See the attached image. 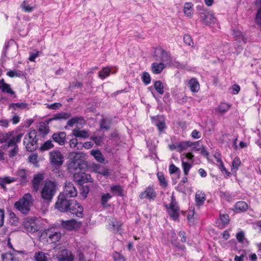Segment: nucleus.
<instances>
[{
    "mask_svg": "<svg viewBox=\"0 0 261 261\" xmlns=\"http://www.w3.org/2000/svg\"><path fill=\"white\" fill-rule=\"evenodd\" d=\"M255 20L257 24L261 25V7L257 11L256 15Z\"/></svg>",
    "mask_w": 261,
    "mask_h": 261,
    "instance_id": "obj_61",
    "label": "nucleus"
},
{
    "mask_svg": "<svg viewBox=\"0 0 261 261\" xmlns=\"http://www.w3.org/2000/svg\"><path fill=\"white\" fill-rule=\"evenodd\" d=\"M230 106L226 103H221L216 108V112L220 115H223L230 109Z\"/></svg>",
    "mask_w": 261,
    "mask_h": 261,
    "instance_id": "obj_26",
    "label": "nucleus"
},
{
    "mask_svg": "<svg viewBox=\"0 0 261 261\" xmlns=\"http://www.w3.org/2000/svg\"><path fill=\"white\" fill-rule=\"evenodd\" d=\"M77 257L79 261H91V259L86 256H85L81 252H79L77 255Z\"/></svg>",
    "mask_w": 261,
    "mask_h": 261,
    "instance_id": "obj_52",
    "label": "nucleus"
},
{
    "mask_svg": "<svg viewBox=\"0 0 261 261\" xmlns=\"http://www.w3.org/2000/svg\"><path fill=\"white\" fill-rule=\"evenodd\" d=\"M183 12L187 17L192 18L193 14V5L191 3H186L183 8Z\"/></svg>",
    "mask_w": 261,
    "mask_h": 261,
    "instance_id": "obj_22",
    "label": "nucleus"
},
{
    "mask_svg": "<svg viewBox=\"0 0 261 261\" xmlns=\"http://www.w3.org/2000/svg\"><path fill=\"white\" fill-rule=\"evenodd\" d=\"M36 137V132L35 130H30L25 136L23 143L28 151H33L37 148V145Z\"/></svg>",
    "mask_w": 261,
    "mask_h": 261,
    "instance_id": "obj_3",
    "label": "nucleus"
},
{
    "mask_svg": "<svg viewBox=\"0 0 261 261\" xmlns=\"http://www.w3.org/2000/svg\"><path fill=\"white\" fill-rule=\"evenodd\" d=\"M220 219L223 225H225L229 222V216L227 214H222L220 212Z\"/></svg>",
    "mask_w": 261,
    "mask_h": 261,
    "instance_id": "obj_48",
    "label": "nucleus"
},
{
    "mask_svg": "<svg viewBox=\"0 0 261 261\" xmlns=\"http://www.w3.org/2000/svg\"><path fill=\"white\" fill-rule=\"evenodd\" d=\"M206 200L205 195L202 191H198L195 194L196 205L200 206L203 204Z\"/></svg>",
    "mask_w": 261,
    "mask_h": 261,
    "instance_id": "obj_20",
    "label": "nucleus"
},
{
    "mask_svg": "<svg viewBox=\"0 0 261 261\" xmlns=\"http://www.w3.org/2000/svg\"><path fill=\"white\" fill-rule=\"evenodd\" d=\"M97 173L102 175L105 177L109 176L110 174L109 170L105 168H103L100 170L97 171Z\"/></svg>",
    "mask_w": 261,
    "mask_h": 261,
    "instance_id": "obj_58",
    "label": "nucleus"
},
{
    "mask_svg": "<svg viewBox=\"0 0 261 261\" xmlns=\"http://www.w3.org/2000/svg\"><path fill=\"white\" fill-rule=\"evenodd\" d=\"M156 197V193L153 187H147L145 191L141 192L139 195L141 199H147L149 200H153Z\"/></svg>",
    "mask_w": 261,
    "mask_h": 261,
    "instance_id": "obj_11",
    "label": "nucleus"
},
{
    "mask_svg": "<svg viewBox=\"0 0 261 261\" xmlns=\"http://www.w3.org/2000/svg\"><path fill=\"white\" fill-rule=\"evenodd\" d=\"M154 87L159 94H163L164 93V86L160 81H157L154 82Z\"/></svg>",
    "mask_w": 261,
    "mask_h": 261,
    "instance_id": "obj_39",
    "label": "nucleus"
},
{
    "mask_svg": "<svg viewBox=\"0 0 261 261\" xmlns=\"http://www.w3.org/2000/svg\"><path fill=\"white\" fill-rule=\"evenodd\" d=\"M32 204V197L29 193L25 194L23 197L15 203L16 208L21 213L27 214L30 210Z\"/></svg>",
    "mask_w": 261,
    "mask_h": 261,
    "instance_id": "obj_2",
    "label": "nucleus"
},
{
    "mask_svg": "<svg viewBox=\"0 0 261 261\" xmlns=\"http://www.w3.org/2000/svg\"><path fill=\"white\" fill-rule=\"evenodd\" d=\"M111 69L108 67H105L99 71L98 76L100 79H103L108 76L110 73Z\"/></svg>",
    "mask_w": 261,
    "mask_h": 261,
    "instance_id": "obj_40",
    "label": "nucleus"
},
{
    "mask_svg": "<svg viewBox=\"0 0 261 261\" xmlns=\"http://www.w3.org/2000/svg\"><path fill=\"white\" fill-rule=\"evenodd\" d=\"M39 56V52L37 50L33 51L30 54L29 60L34 62L35 59Z\"/></svg>",
    "mask_w": 261,
    "mask_h": 261,
    "instance_id": "obj_59",
    "label": "nucleus"
},
{
    "mask_svg": "<svg viewBox=\"0 0 261 261\" xmlns=\"http://www.w3.org/2000/svg\"><path fill=\"white\" fill-rule=\"evenodd\" d=\"M73 178L75 181L79 182H81L84 180V175L83 174L75 173L73 175Z\"/></svg>",
    "mask_w": 261,
    "mask_h": 261,
    "instance_id": "obj_56",
    "label": "nucleus"
},
{
    "mask_svg": "<svg viewBox=\"0 0 261 261\" xmlns=\"http://www.w3.org/2000/svg\"><path fill=\"white\" fill-rule=\"evenodd\" d=\"M78 142L76 138H73L69 141V144L71 148H75L77 145Z\"/></svg>",
    "mask_w": 261,
    "mask_h": 261,
    "instance_id": "obj_63",
    "label": "nucleus"
},
{
    "mask_svg": "<svg viewBox=\"0 0 261 261\" xmlns=\"http://www.w3.org/2000/svg\"><path fill=\"white\" fill-rule=\"evenodd\" d=\"M165 67L163 63H153L151 64V71L154 74H159Z\"/></svg>",
    "mask_w": 261,
    "mask_h": 261,
    "instance_id": "obj_23",
    "label": "nucleus"
},
{
    "mask_svg": "<svg viewBox=\"0 0 261 261\" xmlns=\"http://www.w3.org/2000/svg\"><path fill=\"white\" fill-rule=\"evenodd\" d=\"M70 117V114L66 112H61L54 114L51 118H49L47 123H49L54 120H66Z\"/></svg>",
    "mask_w": 261,
    "mask_h": 261,
    "instance_id": "obj_18",
    "label": "nucleus"
},
{
    "mask_svg": "<svg viewBox=\"0 0 261 261\" xmlns=\"http://www.w3.org/2000/svg\"><path fill=\"white\" fill-rule=\"evenodd\" d=\"M71 199H68L64 194H60L56 203V207L60 212H67L71 202Z\"/></svg>",
    "mask_w": 261,
    "mask_h": 261,
    "instance_id": "obj_4",
    "label": "nucleus"
},
{
    "mask_svg": "<svg viewBox=\"0 0 261 261\" xmlns=\"http://www.w3.org/2000/svg\"><path fill=\"white\" fill-rule=\"evenodd\" d=\"M73 136L76 137L82 138H88L89 136V133L86 130H80V129H74L72 132Z\"/></svg>",
    "mask_w": 261,
    "mask_h": 261,
    "instance_id": "obj_27",
    "label": "nucleus"
},
{
    "mask_svg": "<svg viewBox=\"0 0 261 261\" xmlns=\"http://www.w3.org/2000/svg\"><path fill=\"white\" fill-rule=\"evenodd\" d=\"M56 192L55 182L50 180L46 181L41 191V196L44 200L49 202Z\"/></svg>",
    "mask_w": 261,
    "mask_h": 261,
    "instance_id": "obj_1",
    "label": "nucleus"
},
{
    "mask_svg": "<svg viewBox=\"0 0 261 261\" xmlns=\"http://www.w3.org/2000/svg\"><path fill=\"white\" fill-rule=\"evenodd\" d=\"M60 194H64L65 197H74L77 194V190L73 184L70 181H66L64 191Z\"/></svg>",
    "mask_w": 261,
    "mask_h": 261,
    "instance_id": "obj_9",
    "label": "nucleus"
},
{
    "mask_svg": "<svg viewBox=\"0 0 261 261\" xmlns=\"http://www.w3.org/2000/svg\"><path fill=\"white\" fill-rule=\"evenodd\" d=\"M21 8L25 12H31L34 10V8L33 6H30L28 4V3L25 1H24L21 4Z\"/></svg>",
    "mask_w": 261,
    "mask_h": 261,
    "instance_id": "obj_44",
    "label": "nucleus"
},
{
    "mask_svg": "<svg viewBox=\"0 0 261 261\" xmlns=\"http://www.w3.org/2000/svg\"><path fill=\"white\" fill-rule=\"evenodd\" d=\"M39 132L43 135H46L49 133V129L48 126L45 124L40 125L39 128Z\"/></svg>",
    "mask_w": 261,
    "mask_h": 261,
    "instance_id": "obj_51",
    "label": "nucleus"
},
{
    "mask_svg": "<svg viewBox=\"0 0 261 261\" xmlns=\"http://www.w3.org/2000/svg\"><path fill=\"white\" fill-rule=\"evenodd\" d=\"M91 154L94 157L95 160L100 163H103L105 161V158L99 150H92L91 151Z\"/></svg>",
    "mask_w": 261,
    "mask_h": 261,
    "instance_id": "obj_30",
    "label": "nucleus"
},
{
    "mask_svg": "<svg viewBox=\"0 0 261 261\" xmlns=\"http://www.w3.org/2000/svg\"><path fill=\"white\" fill-rule=\"evenodd\" d=\"M121 223L115 219H112L109 222V228L113 231H119Z\"/></svg>",
    "mask_w": 261,
    "mask_h": 261,
    "instance_id": "obj_24",
    "label": "nucleus"
},
{
    "mask_svg": "<svg viewBox=\"0 0 261 261\" xmlns=\"http://www.w3.org/2000/svg\"><path fill=\"white\" fill-rule=\"evenodd\" d=\"M49 159L52 164L56 166H61L63 163V155L57 150L49 152Z\"/></svg>",
    "mask_w": 261,
    "mask_h": 261,
    "instance_id": "obj_7",
    "label": "nucleus"
},
{
    "mask_svg": "<svg viewBox=\"0 0 261 261\" xmlns=\"http://www.w3.org/2000/svg\"><path fill=\"white\" fill-rule=\"evenodd\" d=\"M7 75L10 77H20L22 75V73L18 70H10L7 73Z\"/></svg>",
    "mask_w": 261,
    "mask_h": 261,
    "instance_id": "obj_45",
    "label": "nucleus"
},
{
    "mask_svg": "<svg viewBox=\"0 0 261 261\" xmlns=\"http://www.w3.org/2000/svg\"><path fill=\"white\" fill-rule=\"evenodd\" d=\"M80 191L81 194L84 197V198H86L89 191V187L87 186H82L80 189Z\"/></svg>",
    "mask_w": 261,
    "mask_h": 261,
    "instance_id": "obj_55",
    "label": "nucleus"
},
{
    "mask_svg": "<svg viewBox=\"0 0 261 261\" xmlns=\"http://www.w3.org/2000/svg\"><path fill=\"white\" fill-rule=\"evenodd\" d=\"M23 227L26 231L30 232H35L39 230V227L35 220L29 217L24 220Z\"/></svg>",
    "mask_w": 261,
    "mask_h": 261,
    "instance_id": "obj_10",
    "label": "nucleus"
},
{
    "mask_svg": "<svg viewBox=\"0 0 261 261\" xmlns=\"http://www.w3.org/2000/svg\"><path fill=\"white\" fill-rule=\"evenodd\" d=\"M199 18L200 21L206 25L215 23L216 21V19L214 15L213 12L208 10L204 12V13H201Z\"/></svg>",
    "mask_w": 261,
    "mask_h": 261,
    "instance_id": "obj_8",
    "label": "nucleus"
},
{
    "mask_svg": "<svg viewBox=\"0 0 261 261\" xmlns=\"http://www.w3.org/2000/svg\"><path fill=\"white\" fill-rule=\"evenodd\" d=\"M48 258L49 254L42 251L36 252L34 255L35 261H47Z\"/></svg>",
    "mask_w": 261,
    "mask_h": 261,
    "instance_id": "obj_25",
    "label": "nucleus"
},
{
    "mask_svg": "<svg viewBox=\"0 0 261 261\" xmlns=\"http://www.w3.org/2000/svg\"><path fill=\"white\" fill-rule=\"evenodd\" d=\"M157 176L160 181V185L163 187H166L167 186V182H166V180L163 173L159 172L157 174Z\"/></svg>",
    "mask_w": 261,
    "mask_h": 261,
    "instance_id": "obj_42",
    "label": "nucleus"
},
{
    "mask_svg": "<svg viewBox=\"0 0 261 261\" xmlns=\"http://www.w3.org/2000/svg\"><path fill=\"white\" fill-rule=\"evenodd\" d=\"M66 134L64 132H59L53 135L52 138L54 141L58 143L60 145H63L65 143Z\"/></svg>",
    "mask_w": 261,
    "mask_h": 261,
    "instance_id": "obj_19",
    "label": "nucleus"
},
{
    "mask_svg": "<svg viewBox=\"0 0 261 261\" xmlns=\"http://www.w3.org/2000/svg\"><path fill=\"white\" fill-rule=\"evenodd\" d=\"M17 175L21 183H25L27 181V174L24 169H20L17 171Z\"/></svg>",
    "mask_w": 261,
    "mask_h": 261,
    "instance_id": "obj_35",
    "label": "nucleus"
},
{
    "mask_svg": "<svg viewBox=\"0 0 261 261\" xmlns=\"http://www.w3.org/2000/svg\"><path fill=\"white\" fill-rule=\"evenodd\" d=\"M82 153L81 152H73L70 154V156L72 157V162L74 165L75 164L77 160H80L82 157Z\"/></svg>",
    "mask_w": 261,
    "mask_h": 261,
    "instance_id": "obj_46",
    "label": "nucleus"
},
{
    "mask_svg": "<svg viewBox=\"0 0 261 261\" xmlns=\"http://www.w3.org/2000/svg\"><path fill=\"white\" fill-rule=\"evenodd\" d=\"M10 108H12L16 109V108H20L21 109H25L27 107V105L25 103H13L10 105Z\"/></svg>",
    "mask_w": 261,
    "mask_h": 261,
    "instance_id": "obj_50",
    "label": "nucleus"
},
{
    "mask_svg": "<svg viewBox=\"0 0 261 261\" xmlns=\"http://www.w3.org/2000/svg\"><path fill=\"white\" fill-rule=\"evenodd\" d=\"M235 208L239 212L245 211L248 208V205L245 201H239L236 203Z\"/></svg>",
    "mask_w": 261,
    "mask_h": 261,
    "instance_id": "obj_31",
    "label": "nucleus"
},
{
    "mask_svg": "<svg viewBox=\"0 0 261 261\" xmlns=\"http://www.w3.org/2000/svg\"><path fill=\"white\" fill-rule=\"evenodd\" d=\"M54 144L51 141L48 140L45 142L41 146V149L43 150H47L51 148H53Z\"/></svg>",
    "mask_w": 261,
    "mask_h": 261,
    "instance_id": "obj_49",
    "label": "nucleus"
},
{
    "mask_svg": "<svg viewBox=\"0 0 261 261\" xmlns=\"http://www.w3.org/2000/svg\"><path fill=\"white\" fill-rule=\"evenodd\" d=\"M196 143H192L190 141H186V142H180L178 145V148H179V151L180 152L182 151L187 149L188 147L192 146V145H195Z\"/></svg>",
    "mask_w": 261,
    "mask_h": 261,
    "instance_id": "obj_34",
    "label": "nucleus"
},
{
    "mask_svg": "<svg viewBox=\"0 0 261 261\" xmlns=\"http://www.w3.org/2000/svg\"><path fill=\"white\" fill-rule=\"evenodd\" d=\"M67 212H69L79 218H82L83 216V208L80 203L76 200H71V204Z\"/></svg>",
    "mask_w": 261,
    "mask_h": 261,
    "instance_id": "obj_6",
    "label": "nucleus"
},
{
    "mask_svg": "<svg viewBox=\"0 0 261 261\" xmlns=\"http://www.w3.org/2000/svg\"><path fill=\"white\" fill-rule=\"evenodd\" d=\"M15 181V179L14 178H11L10 177H0V186L2 188L5 189L6 184H9Z\"/></svg>",
    "mask_w": 261,
    "mask_h": 261,
    "instance_id": "obj_32",
    "label": "nucleus"
},
{
    "mask_svg": "<svg viewBox=\"0 0 261 261\" xmlns=\"http://www.w3.org/2000/svg\"><path fill=\"white\" fill-rule=\"evenodd\" d=\"M15 137L12 136V133L2 134L0 135V144L7 142V147H9L14 145Z\"/></svg>",
    "mask_w": 261,
    "mask_h": 261,
    "instance_id": "obj_14",
    "label": "nucleus"
},
{
    "mask_svg": "<svg viewBox=\"0 0 261 261\" xmlns=\"http://www.w3.org/2000/svg\"><path fill=\"white\" fill-rule=\"evenodd\" d=\"M46 234L47 238V241L51 243H57L61 238V232L55 229L47 230Z\"/></svg>",
    "mask_w": 261,
    "mask_h": 261,
    "instance_id": "obj_12",
    "label": "nucleus"
},
{
    "mask_svg": "<svg viewBox=\"0 0 261 261\" xmlns=\"http://www.w3.org/2000/svg\"><path fill=\"white\" fill-rule=\"evenodd\" d=\"M159 120H156L154 122V125H155L159 131H162L165 128V123L163 117L160 116L158 117Z\"/></svg>",
    "mask_w": 261,
    "mask_h": 261,
    "instance_id": "obj_36",
    "label": "nucleus"
},
{
    "mask_svg": "<svg viewBox=\"0 0 261 261\" xmlns=\"http://www.w3.org/2000/svg\"><path fill=\"white\" fill-rule=\"evenodd\" d=\"M80 118L75 117L67 121V125L70 127H72L73 125L79 122Z\"/></svg>",
    "mask_w": 261,
    "mask_h": 261,
    "instance_id": "obj_57",
    "label": "nucleus"
},
{
    "mask_svg": "<svg viewBox=\"0 0 261 261\" xmlns=\"http://www.w3.org/2000/svg\"><path fill=\"white\" fill-rule=\"evenodd\" d=\"M232 35L236 39L238 40L239 42H240L241 41H242L244 43L246 42L245 38L241 31L239 30H234Z\"/></svg>",
    "mask_w": 261,
    "mask_h": 261,
    "instance_id": "obj_38",
    "label": "nucleus"
},
{
    "mask_svg": "<svg viewBox=\"0 0 261 261\" xmlns=\"http://www.w3.org/2000/svg\"><path fill=\"white\" fill-rule=\"evenodd\" d=\"M43 179V176L41 174H36L34 176L32 181V187L33 191L37 192L39 190L41 183Z\"/></svg>",
    "mask_w": 261,
    "mask_h": 261,
    "instance_id": "obj_17",
    "label": "nucleus"
},
{
    "mask_svg": "<svg viewBox=\"0 0 261 261\" xmlns=\"http://www.w3.org/2000/svg\"><path fill=\"white\" fill-rule=\"evenodd\" d=\"M59 261H72L73 257L71 252L67 249L62 250L57 256Z\"/></svg>",
    "mask_w": 261,
    "mask_h": 261,
    "instance_id": "obj_15",
    "label": "nucleus"
},
{
    "mask_svg": "<svg viewBox=\"0 0 261 261\" xmlns=\"http://www.w3.org/2000/svg\"><path fill=\"white\" fill-rule=\"evenodd\" d=\"M100 127L101 129H105L106 130L109 129L110 126L109 124L107 122L105 118L101 119L100 122Z\"/></svg>",
    "mask_w": 261,
    "mask_h": 261,
    "instance_id": "obj_54",
    "label": "nucleus"
},
{
    "mask_svg": "<svg viewBox=\"0 0 261 261\" xmlns=\"http://www.w3.org/2000/svg\"><path fill=\"white\" fill-rule=\"evenodd\" d=\"M166 207L168 210V213L170 217L174 220H177L179 217V207L177 205L173 194L171 197V202L169 206L168 207L167 205H166Z\"/></svg>",
    "mask_w": 261,
    "mask_h": 261,
    "instance_id": "obj_5",
    "label": "nucleus"
},
{
    "mask_svg": "<svg viewBox=\"0 0 261 261\" xmlns=\"http://www.w3.org/2000/svg\"><path fill=\"white\" fill-rule=\"evenodd\" d=\"M245 255L244 251H243V253L240 254V256L236 255L234 257V261H244V257Z\"/></svg>",
    "mask_w": 261,
    "mask_h": 261,
    "instance_id": "obj_64",
    "label": "nucleus"
},
{
    "mask_svg": "<svg viewBox=\"0 0 261 261\" xmlns=\"http://www.w3.org/2000/svg\"><path fill=\"white\" fill-rule=\"evenodd\" d=\"M156 60H160L161 63H163L164 65H168L171 63V57L170 54L163 49L160 50V59H156Z\"/></svg>",
    "mask_w": 261,
    "mask_h": 261,
    "instance_id": "obj_16",
    "label": "nucleus"
},
{
    "mask_svg": "<svg viewBox=\"0 0 261 261\" xmlns=\"http://www.w3.org/2000/svg\"><path fill=\"white\" fill-rule=\"evenodd\" d=\"M112 196L109 193L103 194L101 197V203L103 207L107 205V202L112 198Z\"/></svg>",
    "mask_w": 261,
    "mask_h": 261,
    "instance_id": "obj_41",
    "label": "nucleus"
},
{
    "mask_svg": "<svg viewBox=\"0 0 261 261\" xmlns=\"http://www.w3.org/2000/svg\"><path fill=\"white\" fill-rule=\"evenodd\" d=\"M189 86L190 90L193 92H197L199 89V84L195 79H192L189 82Z\"/></svg>",
    "mask_w": 261,
    "mask_h": 261,
    "instance_id": "obj_29",
    "label": "nucleus"
},
{
    "mask_svg": "<svg viewBox=\"0 0 261 261\" xmlns=\"http://www.w3.org/2000/svg\"><path fill=\"white\" fill-rule=\"evenodd\" d=\"M184 41L185 43L189 46L193 45V42L191 36L188 34H186L184 36Z\"/></svg>",
    "mask_w": 261,
    "mask_h": 261,
    "instance_id": "obj_53",
    "label": "nucleus"
},
{
    "mask_svg": "<svg viewBox=\"0 0 261 261\" xmlns=\"http://www.w3.org/2000/svg\"><path fill=\"white\" fill-rule=\"evenodd\" d=\"M62 226L67 230H72L81 227L82 223L74 219L66 221H62Z\"/></svg>",
    "mask_w": 261,
    "mask_h": 261,
    "instance_id": "obj_13",
    "label": "nucleus"
},
{
    "mask_svg": "<svg viewBox=\"0 0 261 261\" xmlns=\"http://www.w3.org/2000/svg\"><path fill=\"white\" fill-rule=\"evenodd\" d=\"M113 257L114 261H124V257L122 255L117 252H116L114 254Z\"/></svg>",
    "mask_w": 261,
    "mask_h": 261,
    "instance_id": "obj_60",
    "label": "nucleus"
},
{
    "mask_svg": "<svg viewBox=\"0 0 261 261\" xmlns=\"http://www.w3.org/2000/svg\"><path fill=\"white\" fill-rule=\"evenodd\" d=\"M0 89H2L3 92L8 93L10 94H14V92L11 89L10 86L4 82L2 80L0 82Z\"/></svg>",
    "mask_w": 261,
    "mask_h": 261,
    "instance_id": "obj_28",
    "label": "nucleus"
},
{
    "mask_svg": "<svg viewBox=\"0 0 261 261\" xmlns=\"http://www.w3.org/2000/svg\"><path fill=\"white\" fill-rule=\"evenodd\" d=\"M123 191V190L120 185H115L111 187V191L118 196H122Z\"/></svg>",
    "mask_w": 261,
    "mask_h": 261,
    "instance_id": "obj_33",
    "label": "nucleus"
},
{
    "mask_svg": "<svg viewBox=\"0 0 261 261\" xmlns=\"http://www.w3.org/2000/svg\"><path fill=\"white\" fill-rule=\"evenodd\" d=\"M241 165V160L238 157H236L232 161L231 170L234 173L238 170L239 167Z\"/></svg>",
    "mask_w": 261,
    "mask_h": 261,
    "instance_id": "obj_37",
    "label": "nucleus"
},
{
    "mask_svg": "<svg viewBox=\"0 0 261 261\" xmlns=\"http://www.w3.org/2000/svg\"><path fill=\"white\" fill-rule=\"evenodd\" d=\"M142 80L145 85H148L151 82V77L150 74L146 72H143L142 76Z\"/></svg>",
    "mask_w": 261,
    "mask_h": 261,
    "instance_id": "obj_47",
    "label": "nucleus"
},
{
    "mask_svg": "<svg viewBox=\"0 0 261 261\" xmlns=\"http://www.w3.org/2000/svg\"><path fill=\"white\" fill-rule=\"evenodd\" d=\"M14 252H7L2 255L3 261H18L14 255L17 253H22V251L13 250Z\"/></svg>",
    "mask_w": 261,
    "mask_h": 261,
    "instance_id": "obj_21",
    "label": "nucleus"
},
{
    "mask_svg": "<svg viewBox=\"0 0 261 261\" xmlns=\"http://www.w3.org/2000/svg\"><path fill=\"white\" fill-rule=\"evenodd\" d=\"M181 161L184 174L185 175H187L192 166L191 164L184 161V159L182 158H181Z\"/></svg>",
    "mask_w": 261,
    "mask_h": 261,
    "instance_id": "obj_43",
    "label": "nucleus"
},
{
    "mask_svg": "<svg viewBox=\"0 0 261 261\" xmlns=\"http://www.w3.org/2000/svg\"><path fill=\"white\" fill-rule=\"evenodd\" d=\"M91 139L92 140L96 145H99L102 140V138L101 137L97 136H92L91 138Z\"/></svg>",
    "mask_w": 261,
    "mask_h": 261,
    "instance_id": "obj_62",
    "label": "nucleus"
}]
</instances>
